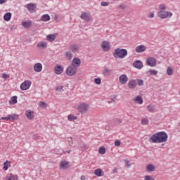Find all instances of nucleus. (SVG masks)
<instances>
[{"label":"nucleus","mask_w":180,"mask_h":180,"mask_svg":"<svg viewBox=\"0 0 180 180\" xmlns=\"http://www.w3.org/2000/svg\"><path fill=\"white\" fill-rule=\"evenodd\" d=\"M168 134L165 131H160L154 134L149 139L150 143H167Z\"/></svg>","instance_id":"obj_1"},{"label":"nucleus","mask_w":180,"mask_h":180,"mask_svg":"<svg viewBox=\"0 0 180 180\" xmlns=\"http://www.w3.org/2000/svg\"><path fill=\"white\" fill-rule=\"evenodd\" d=\"M127 56V50L124 49L117 48L113 52L115 58H124Z\"/></svg>","instance_id":"obj_2"},{"label":"nucleus","mask_w":180,"mask_h":180,"mask_svg":"<svg viewBox=\"0 0 180 180\" xmlns=\"http://www.w3.org/2000/svg\"><path fill=\"white\" fill-rule=\"evenodd\" d=\"M89 108V105H88L85 103H81L77 106V110H78L79 113L84 115V113H86L88 112Z\"/></svg>","instance_id":"obj_3"},{"label":"nucleus","mask_w":180,"mask_h":180,"mask_svg":"<svg viewBox=\"0 0 180 180\" xmlns=\"http://www.w3.org/2000/svg\"><path fill=\"white\" fill-rule=\"evenodd\" d=\"M77 68L75 66H73L72 65H70L66 69V74L69 77H73V75H75V74H77Z\"/></svg>","instance_id":"obj_4"},{"label":"nucleus","mask_w":180,"mask_h":180,"mask_svg":"<svg viewBox=\"0 0 180 180\" xmlns=\"http://www.w3.org/2000/svg\"><path fill=\"white\" fill-rule=\"evenodd\" d=\"M159 18L161 19H165L167 18H171L172 16V13L169 11H161L158 13Z\"/></svg>","instance_id":"obj_5"},{"label":"nucleus","mask_w":180,"mask_h":180,"mask_svg":"<svg viewBox=\"0 0 180 180\" xmlns=\"http://www.w3.org/2000/svg\"><path fill=\"white\" fill-rule=\"evenodd\" d=\"M146 64L149 67H155L157 65V60L153 57H149L146 60Z\"/></svg>","instance_id":"obj_6"},{"label":"nucleus","mask_w":180,"mask_h":180,"mask_svg":"<svg viewBox=\"0 0 180 180\" xmlns=\"http://www.w3.org/2000/svg\"><path fill=\"white\" fill-rule=\"evenodd\" d=\"M69 49L72 53L74 54H77V53H79V46L77 44H72L70 45Z\"/></svg>","instance_id":"obj_7"},{"label":"nucleus","mask_w":180,"mask_h":180,"mask_svg":"<svg viewBox=\"0 0 180 180\" xmlns=\"http://www.w3.org/2000/svg\"><path fill=\"white\" fill-rule=\"evenodd\" d=\"M54 72L55 74H57V75L63 74V72H64V67L61 65H56L54 68Z\"/></svg>","instance_id":"obj_8"},{"label":"nucleus","mask_w":180,"mask_h":180,"mask_svg":"<svg viewBox=\"0 0 180 180\" xmlns=\"http://www.w3.org/2000/svg\"><path fill=\"white\" fill-rule=\"evenodd\" d=\"M30 81H25L20 84V89H22V91H27V89L30 88Z\"/></svg>","instance_id":"obj_9"},{"label":"nucleus","mask_w":180,"mask_h":180,"mask_svg":"<svg viewBox=\"0 0 180 180\" xmlns=\"http://www.w3.org/2000/svg\"><path fill=\"white\" fill-rule=\"evenodd\" d=\"M101 48L104 51H109L110 50V44L108 41H103Z\"/></svg>","instance_id":"obj_10"},{"label":"nucleus","mask_w":180,"mask_h":180,"mask_svg":"<svg viewBox=\"0 0 180 180\" xmlns=\"http://www.w3.org/2000/svg\"><path fill=\"white\" fill-rule=\"evenodd\" d=\"M71 65H73V67H75L76 68H78L79 65H81V59L79 58H74L72 60Z\"/></svg>","instance_id":"obj_11"},{"label":"nucleus","mask_w":180,"mask_h":180,"mask_svg":"<svg viewBox=\"0 0 180 180\" xmlns=\"http://www.w3.org/2000/svg\"><path fill=\"white\" fill-rule=\"evenodd\" d=\"M136 86H137V80L131 79L129 81L128 88H129V89H136Z\"/></svg>","instance_id":"obj_12"},{"label":"nucleus","mask_w":180,"mask_h":180,"mask_svg":"<svg viewBox=\"0 0 180 180\" xmlns=\"http://www.w3.org/2000/svg\"><path fill=\"white\" fill-rule=\"evenodd\" d=\"M43 70V65L40 63H37L34 65V70L35 72H41V70Z\"/></svg>","instance_id":"obj_13"},{"label":"nucleus","mask_w":180,"mask_h":180,"mask_svg":"<svg viewBox=\"0 0 180 180\" xmlns=\"http://www.w3.org/2000/svg\"><path fill=\"white\" fill-rule=\"evenodd\" d=\"M119 81L120 84H127V81H129V78L126 75H121L119 77Z\"/></svg>","instance_id":"obj_14"},{"label":"nucleus","mask_w":180,"mask_h":180,"mask_svg":"<svg viewBox=\"0 0 180 180\" xmlns=\"http://www.w3.org/2000/svg\"><path fill=\"white\" fill-rule=\"evenodd\" d=\"M26 8L30 12V13L36 12V6H34V4H33V3L27 4Z\"/></svg>","instance_id":"obj_15"},{"label":"nucleus","mask_w":180,"mask_h":180,"mask_svg":"<svg viewBox=\"0 0 180 180\" xmlns=\"http://www.w3.org/2000/svg\"><path fill=\"white\" fill-rule=\"evenodd\" d=\"M134 67L137 68V70H141L143 68V62L141 60H136L133 63Z\"/></svg>","instance_id":"obj_16"},{"label":"nucleus","mask_w":180,"mask_h":180,"mask_svg":"<svg viewBox=\"0 0 180 180\" xmlns=\"http://www.w3.org/2000/svg\"><path fill=\"white\" fill-rule=\"evenodd\" d=\"M8 117L10 122H15V120H18L19 119V115L18 114H11L8 115Z\"/></svg>","instance_id":"obj_17"},{"label":"nucleus","mask_w":180,"mask_h":180,"mask_svg":"<svg viewBox=\"0 0 180 180\" xmlns=\"http://www.w3.org/2000/svg\"><path fill=\"white\" fill-rule=\"evenodd\" d=\"M80 18L83 20H85V22H89L91 20V17H89V15L85 12L82 13Z\"/></svg>","instance_id":"obj_18"},{"label":"nucleus","mask_w":180,"mask_h":180,"mask_svg":"<svg viewBox=\"0 0 180 180\" xmlns=\"http://www.w3.org/2000/svg\"><path fill=\"white\" fill-rule=\"evenodd\" d=\"M146 49L147 48L146 47V46L139 45L136 47V53H143V52L146 51Z\"/></svg>","instance_id":"obj_19"},{"label":"nucleus","mask_w":180,"mask_h":180,"mask_svg":"<svg viewBox=\"0 0 180 180\" xmlns=\"http://www.w3.org/2000/svg\"><path fill=\"white\" fill-rule=\"evenodd\" d=\"M25 116L26 117H27L29 120H32V119L34 118V115L33 111H29V110L26 111Z\"/></svg>","instance_id":"obj_20"},{"label":"nucleus","mask_w":180,"mask_h":180,"mask_svg":"<svg viewBox=\"0 0 180 180\" xmlns=\"http://www.w3.org/2000/svg\"><path fill=\"white\" fill-rule=\"evenodd\" d=\"M146 171L147 172H154L155 171V166L153 164H148L146 166Z\"/></svg>","instance_id":"obj_21"},{"label":"nucleus","mask_w":180,"mask_h":180,"mask_svg":"<svg viewBox=\"0 0 180 180\" xmlns=\"http://www.w3.org/2000/svg\"><path fill=\"white\" fill-rule=\"evenodd\" d=\"M22 25L25 28V29H30L32 27V21H23L22 22Z\"/></svg>","instance_id":"obj_22"},{"label":"nucleus","mask_w":180,"mask_h":180,"mask_svg":"<svg viewBox=\"0 0 180 180\" xmlns=\"http://www.w3.org/2000/svg\"><path fill=\"white\" fill-rule=\"evenodd\" d=\"M94 175H96V176H103V171L102 169H96L94 170Z\"/></svg>","instance_id":"obj_23"},{"label":"nucleus","mask_w":180,"mask_h":180,"mask_svg":"<svg viewBox=\"0 0 180 180\" xmlns=\"http://www.w3.org/2000/svg\"><path fill=\"white\" fill-rule=\"evenodd\" d=\"M11 18H12V13H6L4 16V20L6 22H9V20H11Z\"/></svg>","instance_id":"obj_24"},{"label":"nucleus","mask_w":180,"mask_h":180,"mask_svg":"<svg viewBox=\"0 0 180 180\" xmlns=\"http://www.w3.org/2000/svg\"><path fill=\"white\" fill-rule=\"evenodd\" d=\"M41 22H49L50 20V15L49 14L43 15L41 18Z\"/></svg>","instance_id":"obj_25"},{"label":"nucleus","mask_w":180,"mask_h":180,"mask_svg":"<svg viewBox=\"0 0 180 180\" xmlns=\"http://www.w3.org/2000/svg\"><path fill=\"white\" fill-rule=\"evenodd\" d=\"M69 165H70V162L62 161L60 162V168H63V169H67V168H68Z\"/></svg>","instance_id":"obj_26"},{"label":"nucleus","mask_w":180,"mask_h":180,"mask_svg":"<svg viewBox=\"0 0 180 180\" xmlns=\"http://www.w3.org/2000/svg\"><path fill=\"white\" fill-rule=\"evenodd\" d=\"M46 39L49 41H54L56 40V34H51L47 35Z\"/></svg>","instance_id":"obj_27"},{"label":"nucleus","mask_w":180,"mask_h":180,"mask_svg":"<svg viewBox=\"0 0 180 180\" xmlns=\"http://www.w3.org/2000/svg\"><path fill=\"white\" fill-rule=\"evenodd\" d=\"M134 101L136 102V103H139V105H141L143 103V98H141L140 96H138L134 98Z\"/></svg>","instance_id":"obj_28"},{"label":"nucleus","mask_w":180,"mask_h":180,"mask_svg":"<svg viewBox=\"0 0 180 180\" xmlns=\"http://www.w3.org/2000/svg\"><path fill=\"white\" fill-rule=\"evenodd\" d=\"M37 46L39 49H46L47 47V43L46 42H39L37 44Z\"/></svg>","instance_id":"obj_29"},{"label":"nucleus","mask_w":180,"mask_h":180,"mask_svg":"<svg viewBox=\"0 0 180 180\" xmlns=\"http://www.w3.org/2000/svg\"><path fill=\"white\" fill-rule=\"evenodd\" d=\"M147 74H148L149 75H157L158 74V71L150 69L147 72Z\"/></svg>","instance_id":"obj_30"},{"label":"nucleus","mask_w":180,"mask_h":180,"mask_svg":"<svg viewBox=\"0 0 180 180\" xmlns=\"http://www.w3.org/2000/svg\"><path fill=\"white\" fill-rule=\"evenodd\" d=\"M11 105H15V103H18V96H13L11 97Z\"/></svg>","instance_id":"obj_31"},{"label":"nucleus","mask_w":180,"mask_h":180,"mask_svg":"<svg viewBox=\"0 0 180 180\" xmlns=\"http://www.w3.org/2000/svg\"><path fill=\"white\" fill-rule=\"evenodd\" d=\"M9 165H11V162L6 160L4 163V171H8V168H9Z\"/></svg>","instance_id":"obj_32"},{"label":"nucleus","mask_w":180,"mask_h":180,"mask_svg":"<svg viewBox=\"0 0 180 180\" xmlns=\"http://www.w3.org/2000/svg\"><path fill=\"white\" fill-rule=\"evenodd\" d=\"M6 180H18V175L10 174V176L6 177Z\"/></svg>","instance_id":"obj_33"},{"label":"nucleus","mask_w":180,"mask_h":180,"mask_svg":"<svg viewBox=\"0 0 180 180\" xmlns=\"http://www.w3.org/2000/svg\"><path fill=\"white\" fill-rule=\"evenodd\" d=\"M77 117H75L74 115L71 114L68 116V120L69 122H72V120H77Z\"/></svg>","instance_id":"obj_34"},{"label":"nucleus","mask_w":180,"mask_h":180,"mask_svg":"<svg viewBox=\"0 0 180 180\" xmlns=\"http://www.w3.org/2000/svg\"><path fill=\"white\" fill-rule=\"evenodd\" d=\"M65 57L68 60H71V58H72V53H71V51H68L65 53Z\"/></svg>","instance_id":"obj_35"},{"label":"nucleus","mask_w":180,"mask_h":180,"mask_svg":"<svg viewBox=\"0 0 180 180\" xmlns=\"http://www.w3.org/2000/svg\"><path fill=\"white\" fill-rule=\"evenodd\" d=\"M136 81V85H139V86H143L144 85V81L143 79H135Z\"/></svg>","instance_id":"obj_36"},{"label":"nucleus","mask_w":180,"mask_h":180,"mask_svg":"<svg viewBox=\"0 0 180 180\" xmlns=\"http://www.w3.org/2000/svg\"><path fill=\"white\" fill-rule=\"evenodd\" d=\"M155 109V105H149L148 107H147V110H148V112H154Z\"/></svg>","instance_id":"obj_37"},{"label":"nucleus","mask_w":180,"mask_h":180,"mask_svg":"<svg viewBox=\"0 0 180 180\" xmlns=\"http://www.w3.org/2000/svg\"><path fill=\"white\" fill-rule=\"evenodd\" d=\"M167 75H172V74H174V70H172V68L171 67L167 68Z\"/></svg>","instance_id":"obj_38"},{"label":"nucleus","mask_w":180,"mask_h":180,"mask_svg":"<svg viewBox=\"0 0 180 180\" xmlns=\"http://www.w3.org/2000/svg\"><path fill=\"white\" fill-rule=\"evenodd\" d=\"M148 123H149L148 119L143 118L141 120V124H143V126H147V124H148Z\"/></svg>","instance_id":"obj_39"},{"label":"nucleus","mask_w":180,"mask_h":180,"mask_svg":"<svg viewBox=\"0 0 180 180\" xmlns=\"http://www.w3.org/2000/svg\"><path fill=\"white\" fill-rule=\"evenodd\" d=\"M99 154H105L106 153V148L105 147H100L98 149Z\"/></svg>","instance_id":"obj_40"},{"label":"nucleus","mask_w":180,"mask_h":180,"mask_svg":"<svg viewBox=\"0 0 180 180\" xmlns=\"http://www.w3.org/2000/svg\"><path fill=\"white\" fill-rule=\"evenodd\" d=\"M110 72H112V70L110 69H108V68L104 69V71H103L104 75H109Z\"/></svg>","instance_id":"obj_41"},{"label":"nucleus","mask_w":180,"mask_h":180,"mask_svg":"<svg viewBox=\"0 0 180 180\" xmlns=\"http://www.w3.org/2000/svg\"><path fill=\"white\" fill-rule=\"evenodd\" d=\"M94 82L97 85H101V84H102V80L101 79V78H95L94 79Z\"/></svg>","instance_id":"obj_42"},{"label":"nucleus","mask_w":180,"mask_h":180,"mask_svg":"<svg viewBox=\"0 0 180 180\" xmlns=\"http://www.w3.org/2000/svg\"><path fill=\"white\" fill-rule=\"evenodd\" d=\"M56 91L58 92H61V91H64V86H58L56 89Z\"/></svg>","instance_id":"obj_43"},{"label":"nucleus","mask_w":180,"mask_h":180,"mask_svg":"<svg viewBox=\"0 0 180 180\" xmlns=\"http://www.w3.org/2000/svg\"><path fill=\"white\" fill-rule=\"evenodd\" d=\"M159 9L160 11H165V9H167V6H165V4H160L159 6Z\"/></svg>","instance_id":"obj_44"},{"label":"nucleus","mask_w":180,"mask_h":180,"mask_svg":"<svg viewBox=\"0 0 180 180\" xmlns=\"http://www.w3.org/2000/svg\"><path fill=\"white\" fill-rule=\"evenodd\" d=\"M39 106L40 108H46L47 106V103H46L44 101H40Z\"/></svg>","instance_id":"obj_45"},{"label":"nucleus","mask_w":180,"mask_h":180,"mask_svg":"<svg viewBox=\"0 0 180 180\" xmlns=\"http://www.w3.org/2000/svg\"><path fill=\"white\" fill-rule=\"evenodd\" d=\"M144 180H154L153 176L146 175L144 176Z\"/></svg>","instance_id":"obj_46"},{"label":"nucleus","mask_w":180,"mask_h":180,"mask_svg":"<svg viewBox=\"0 0 180 180\" xmlns=\"http://www.w3.org/2000/svg\"><path fill=\"white\" fill-rule=\"evenodd\" d=\"M116 98H117V96H112V98L111 99V101H108V103H112V102H115V99H116Z\"/></svg>","instance_id":"obj_47"},{"label":"nucleus","mask_w":180,"mask_h":180,"mask_svg":"<svg viewBox=\"0 0 180 180\" xmlns=\"http://www.w3.org/2000/svg\"><path fill=\"white\" fill-rule=\"evenodd\" d=\"M101 5V6H109V3H108L106 1H102Z\"/></svg>","instance_id":"obj_48"},{"label":"nucleus","mask_w":180,"mask_h":180,"mask_svg":"<svg viewBox=\"0 0 180 180\" xmlns=\"http://www.w3.org/2000/svg\"><path fill=\"white\" fill-rule=\"evenodd\" d=\"M2 77L4 79H8V78H9V75L6 73H3L2 75Z\"/></svg>","instance_id":"obj_49"},{"label":"nucleus","mask_w":180,"mask_h":180,"mask_svg":"<svg viewBox=\"0 0 180 180\" xmlns=\"http://www.w3.org/2000/svg\"><path fill=\"white\" fill-rule=\"evenodd\" d=\"M120 144H121L120 141L117 140L115 141V146H116V147H120Z\"/></svg>","instance_id":"obj_50"},{"label":"nucleus","mask_w":180,"mask_h":180,"mask_svg":"<svg viewBox=\"0 0 180 180\" xmlns=\"http://www.w3.org/2000/svg\"><path fill=\"white\" fill-rule=\"evenodd\" d=\"M0 120H6L8 122V120H9V118L8 116L7 117H0Z\"/></svg>","instance_id":"obj_51"},{"label":"nucleus","mask_w":180,"mask_h":180,"mask_svg":"<svg viewBox=\"0 0 180 180\" xmlns=\"http://www.w3.org/2000/svg\"><path fill=\"white\" fill-rule=\"evenodd\" d=\"M115 122L117 124H120V123H122V120L120 119H117L115 120Z\"/></svg>","instance_id":"obj_52"},{"label":"nucleus","mask_w":180,"mask_h":180,"mask_svg":"<svg viewBox=\"0 0 180 180\" xmlns=\"http://www.w3.org/2000/svg\"><path fill=\"white\" fill-rule=\"evenodd\" d=\"M6 0H0V5H2V4H6Z\"/></svg>","instance_id":"obj_53"},{"label":"nucleus","mask_w":180,"mask_h":180,"mask_svg":"<svg viewBox=\"0 0 180 180\" xmlns=\"http://www.w3.org/2000/svg\"><path fill=\"white\" fill-rule=\"evenodd\" d=\"M148 18H154V13H150L148 15Z\"/></svg>","instance_id":"obj_54"},{"label":"nucleus","mask_w":180,"mask_h":180,"mask_svg":"<svg viewBox=\"0 0 180 180\" xmlns=\"http://www.w3.org/2000/svg\"><path fill=\"white\" fill-rule=\"evenodd\" d=\"M119 8H120L121 9H124V8H126L125 5H120Z\"/></svg>","instance_id":"obj_55"},{"label":"nucleus","mask_w":180,"mask_h":180,"mask_svg":"<svg viewBox=\"0 0 180 180\" xmlns=\"http://www.w3.org/2000/svg\"><path fill=\"white\" fill-rule=\"evenodd\" d=\"M81 179H82V180H85V176H81Z\"/></svg>","instance_id":"obj_56"},{"label":"nucleus","mask_w":180,"mask_h":180,"mask_svg":"<svg viewBox=\"0 0 180 180\" xmlns=\"http://www.w3.org/2000/svg\"><path fill=\"white\" fill-rule=\"evenodd\" d=\"M113 172H114V174L116 173V172H117V169H113Z\"/></svg>","instance_id":"obj_57"},{"label":"nucleus","mask_w":180,"mask_h":180,"mask_svg":"<svg viewBox=\"0 0 180 180\" xmlns=\"http://www.w3.org/2000/svg\"><path fill=\"white\" fill-rule=\"evenodd\" d=\"M66 153H68V154H70L71 153V150L66 151Z\"/></svg>","instance_id":"obj_58"},{"label":"nucleus","mask_w":180,"mask_h":180,"mask_svg":"<svg viewBox=\"0 0 180 180\" xmlns=\"http://www.w3.org/2000/svg\"><path fill=\"white\" fill-rule=\"evenodd\" d=\"M127 168H130V165L128 164V165H127Z\"/></svg>","instance_id":"obj_59"}]
</instances>
